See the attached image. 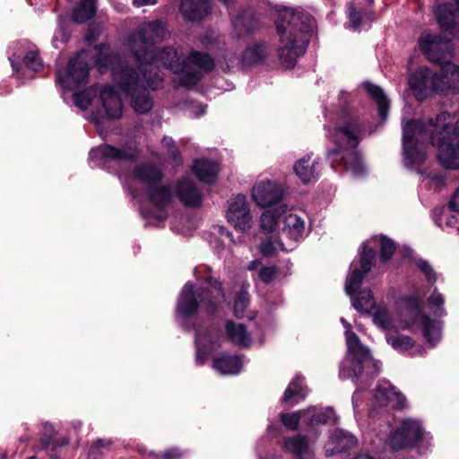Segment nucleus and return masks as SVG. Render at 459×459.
Listing matches in <instances>:
<instances>
[{"mask_svg": "<svg viewBox=\"0 0 459 459\" xmlns=\"http://www.w3.org/2000/svg\"><path fill=\"white\" fill-rule=\"evenodd\" d=\"M310 414V411L303 410L292 413H283L281 415L282 424L289 429L295 430L298 428L299 420H303L307 424V416Z\"/></svg>", "mask_w": 459, "mask_h": 459, "instance_id": "nucleus-38", "label": "nucleus"}, {"mask_svg": "<svg viewBox=\"0 0 459 459\" xmlns=\"http://www.w3.org/2000/svg\"><path fill=\"white\" fill-rule=\"evenodd\" d=\"M141 213L143 214V216L144 217H151L152 216V214H149V213H144V212L143 210H141Z\"/></svg>", "mask_w": 459, "mask_h": 459, "instance_id": "nucleus-62", "label": "nucleus"}, {"mask_svg": "<svg viewBox=\"0 0 459 459\" xmlns=\"http://www.w3.org/2000/svg\"><path fill=\"white\" fill-rule=\"evenodd\" d=\"M380 243V258L382 261L391 259L394 252L395 251L394 242L385 237H381L377 239Z\"/></svg>", "mask_w": 459, "mask_h": 459, "instance_id": "nucleus-42", "label": "nucleus"}, {"mask_svg": "<svg viewBox=\"0 0 459 459\" xmlns=\"http://www.w3.org/2000/svg\"><path fill=\"white\" fill-rule=\"evenodd\" d=\"M347 10L351 26L353 30H358L361 21L359 13L356 10L352 3L348 4Z\"/></svg>", "mask_w": 459, "mask_h": 459, "instance_id": "nucleus-46", "label": "nucleus"}, {"mask_svg": "<svg viewBox=\"0 0 459 459\" xmlns=\"http://www.w3.org/2000/svg\"><path fill=\"white\" fill-rule=\"evenodd\" d=\"M205 112L204 107H200V113H198L196 116L202 115Z\"/></svg>", "mask_w": 459, "mask_h": 459, "instance_id": "nucleus-61", "label": "nucleus"}, {"mask_svg": "<svg viewBox=\"0 0 459 459\" xmlns=\"http://www.w3.org/2000/svg\"><path fill=\"white\" fill-rule=\"evenodd\" d=\"M56 434L54 427L49 423H43L40 434L41 449L54 450L57 446L68 444V439L64 438L62 441L56 440L54 436Z\"/></svg>", "mask_w": 459, "mask_h": 459, "instance_id": "nucleus-36", "label": "nucleus"}, {"mask_svg": "<svg viewBox=\"0 0 459 459\" xmlns=\"http://www.w3.org/2000/svg\"><path fill=\"white\" fill-rule=\"evenodd\" d=\"M375 403L379 407H388L393 410L405 406L406 398L398 392L389 381H381L374 393Z\"/></svg>", "mask_w": 459, "mask_h": 459, "instance_id": "nucleus-18", "label": "nucleus"}, {"mask_svg": "<svg viewBox=\"0 0 459 459\" xmlns=\"http://www.w3.org/2000/svg\"><path fill=\"white\" fill-rule=\"evenodd\" d=\"M257 264H259V261L253 260L247 264V269L249 271L255 270V268L257 266Z\"/></svg>", "mask_w": 459, "mask_h": 459, "instance_id": "nucleus-56", "label": "nucleus"}, {"mask_svg": "<svg viewBox=\"0 0 459 459\" xmlns=\"http://www.w3.org/2000/svg\"><path fill=\"white\" fill-rule=\"evenodd\" d=\"M419 47L429 61L441 66V73H437V84L442 88L438 89V93L458 94L459 65L446 61L451 56L447 42H443L437 36L426 34L420 37Z\"/></svg>", "mask_w": 459, "mask_h": 459, "instance_id": "nucleus-8", "label": "nucleus"}, {"mask_svg": "<svg viewBox=\"0 0 459 459\" xmlns=\"http://www.w3.org/2000/svg\"><path fill=\"white\" fill-rule=\"evenodd\" d=\"M447 112L437 116L435 123L408 121L403 124V163L409 169L418 168L426 160V142L430 139L437 146V159L448 169H459V117Z\"/></svg>", "mask_w": 459, "mask_h": 459, "instance_id": "nucleus-2", "label": "nucleus"}, {"mask_svg": "<svg viewBox=\"0 0 459 459\" xmlns=\"http://www.w3.org/2000/svg\"><path fill=\"white\" fill-rule=\"evenodd\" d=\"M192 170L201 181L212 184L216 180L219 164L210 160H196L192 167Z\"/></svg>", "mask_w": 459, "mask_h": 459, "instance_id": "nucleus-27", "label": "nucleus"}, {"mask_svg": "<svg viewBox=\"0 0 459 459\" xmlns=\"http://www.w3.org/2000/svg\"><path fill=\"white\" fill-rule=\"evenodd\" d=\"M282 243L277 239L272 238H266L260 245V251L264 256H272L278 250H284Z\"/></svg>", "mask_w": 459, "mask_h": 459, "instance_id": "nucleus-41", "label": "nucleus"}, {"mask_svg": "<svg viewBox=\"0 0 459 459\" xmlns=\"http://www.w3.org/2000/svg\"><path fill=\"white\" fill-rule=\"evenodd\" d=\"M358 401H359V391L355 392L352 396V403H353L354 408L358 407Z\"/></svg>", "mask_w": 459, "mask_h": 459, "instance_id": "nucleus-58", "label": "nucleus"}, {"mask_svg": "<svg viewBox=\"0 0 459 459\" xmlns=\"http://www.w3.org/2000/svg\"><path fill=\"white\" fill-rule=\"evenodd\" d=\"M225 301L221 283L214 278L207 280V288L193 290V284L186 282L181 290L176 310V316L180 324L184 319L195 315L199 308L212 314L216 307Z\"/></svg>", "mask_w": 459, "mask_h": 459, "instance_id": "nucleus-7", "label": "nucleus"}, {"mask_svg": "<svg viewBox=\"0 0 459 459\" xmlns=\"http://www.w3.org/2000/svg\"><path fill=\"white\" fill-rule=\"evenodd\" d=\"M283 190L275 182L266 180L255 184L252 189V197L261 207L272 206L281 200Z\"/></svg>", "mask_w": 459, "mask_h": 459, "instance_id": "nucleus-17", "label": "nucleus"}, {"mask_svg": "<svg viewBox=\"0 0 459 459\" xmlns=\"http://www.w3.org/2000/svg\"><path fill=\"white\" fill-rule=\"evenodd\" d=\"M360 136V124L358 117L353 116L340 117L333 132H330L329 134V137L339 147V149L329 152V155H342L345 169L357 178L365 172L361 158L356 150Z\"/></svg>", "mask_w": 459, "mask_h": 459, "instance_id": "nucleus-6", "label": "nucleus"}, {"mask_svg": "<svg viewBox=\"0 0 459 459\" xmlns=\"http://www.w3.org/2000/svg\"><path fill=\"white\" fill-rule=\"evenodd\" d=\"M405 328L414 331L420 329L426 341L435 346L441 340V325L424 314L416 300L407 302L404 314Z\"/></svg>", "mask_w": 459, "mask_h": 459, "instance_id": "nucleus-11", "label": "nucleus"}, {"mask_svg": "<svg viewBox=\"0 0 459 459\" xmlns=\"http://www.w3.org/2000/svg\"><path fill=\"white\" fill-rule=\"evenodd\" d=\"M253 18V13L250 11H245L234 21L235 27H243L247 30H250L254 28V24L252 22Z\"/></svg>", "mask_w": 459, "mask_h": 459, "instance_id": "nucleus-44", "label": "nucleus"}, {"mask_svg": "<svg viewBox=\"0 0 459 459\" xmlns=\"http://www.w3.org/2000/svg\"><path fill=\"white\" fill-rule=\"evenodd\" d=\"M356 443V437L350 432L335 429L331 432L329 439L325 445V454L326 456H331L353 447Z\"/></svg>", "mask_w": 459, "mask_h": 459, "instance_id": "nucleus-21", "label": "nucleus"}, {"mask_svg": "<svg viewBox=\"0 0 459 459\" xmlns=\"http://www.w3.org/2000/svg\"><path fill=\"white\" fill-rule=\"evenodd\" d=\"M282 231L289 238L299 241L304 237L305 221L300 216L289 213L284 217Z\"/></svg>", "mask_w": 459, "mask_h": 459, "instance_id": "nucleus-30", "label": "nucleus"}, {"mask_svg": "<svg viewBox=\"0 0 459 459\" xmlns=\"http://www.w3.org/2000/svg\"><path fill=\"white\" fill-rule=\"evenodd\" d=\"M418 267L425 274L427 281H435L436 275L431 265L425 260L420 259L417 262Z\"/></svg>", "mask_w": 459, "mask_h": 459, "instance_id": "nucleus-48", "label": "nucleus"}, {"mask_svg": "<svg viewBox=\"0 0 459 459\" xmlns=\"http://www.w3.org/2000/svg\"><path fill=\"white\" fill-rule=\"evenodd\" d=\"M223 4L230 9L231 4H233L234 0H220Z\"/></svg>", "mask_w": 459, "mask_h": 459, "instance_id": "nucleus-59", "label": "nucleus"}, {"mask_svg": "<svg viewBox=\"0 0 459 459\" xmlns=\"http://www.w3.org/2000/svg\"><path fill=\"white\" fill-rule=\"evenodd\" d=\"M20 58V55H18L17 56H15V54L9 56V60L11 62V65L13 67V70L14 72H18L19 71V66L16 63V60H18Z\"/></svg>", "mask_w": 459, "mask_h": 459, "instance_id": "nucleus-53", "label": "nucleus"}, {"mask_svg": "<svg viewBox=\"0 0 459 459\" xmlns=\"http://www.w3.org/2000/svg\"><path fill=\"white\" fill-rule=\"evenodd\" d=\"M385 339L388 344L401 352H409L411 356H418L423 353V347L420 344H416L409 336L403 334H386Z\"/></svg>", "mask_w": 459, "mask_h": 459, "instance_id": "nucleus-26", "label": "nucleus"}, {"mask_svg": "<svg viewBox=\"0 0 459 459\" xmlns=\"http://www.w3.org/2000/svg\"><path fill=\"white\" fill-rule=\"evenodd\" d=\"M111 444L110 440L106 439H98L96 440L90 447L89 456L92 459H97L99 455V449L102 447H107Z\"/></svg>", "mask_w": 459, "mask_h": 459, "instance_id": "nucleus-49", "label": "nucleus"}, {"mask_svg": "<svg viewBox=\"0 0 459 459\" xmlns=\"http://www.w3.org/2000/svg\"><path fill=\"white\" fill-rule=\"evenodd\" d=\"M341 323L345 328L347 355L340 366L339 377L342 379L351 378L357 385L359 380L364 381L378 373V362L374 360L369 350L362 345L359 337L351 331V324L344 318Z\"/></svg>", "mask_w": 459, "mask_h": 459, "instance_id": "nucleus-5", "label": "nucleus"}, {"mask_svg": "<svg viewBox=\"0 0 459 459\" xmlns=\"http://www.w3.org/2000/svg\"><path fill=\"white\" fill-rule=\"evenodd\" d=\"M303 377L297 375L284 392L281 402L288 406H293L302 401L307 394Z\"/></svg>", "mask_w": 459, "mask_h": 459, "instance_id": "nucleus-28", "label": "nucleus"}, {"mask_svg": "<svg viewBox=\"0 0 459 459\" xmlns=\"http://www.w3.org/2000/svg\"><path fill=\"white\" fill-rule=\"evenodd\" d=\"M311 156L306 155L299 160L294 165L296 175L304 183H309L316 178L318 172V162L314 160L310 163Z\"/></svg>", "mask_w": 459, "mask_h": 459, "instance_id": "nucleus-31", "label": "nucleus"}, {"mask_svg": "<svg viewBox=\"0 0 459 459\" xmlns=\"http://www.w3.org/2000/svg\"><path fill=\"white\" fill-rule=\"evenodd\" d=\"M138 148L134 143H129L118 148L109 144H103L93 148L89 153L92 166L103 167L108 161L118 164L131 162L137 159Z\"/></svg>", "mask_w": 459, "mask_h": 459, "instance_id": "nucleus-12", "label": "nucleus"}, {"mask_svg": "<svg viewBox=\"0 0 459 459\" xmlns=\"http://www.w3.org/2000/svg\"><path fill=\"white\" fill-rule=\"evenodd\" d=\"M169 32L165 24L160 21L143 22L137 30L127 38V46L134 52L137 70L129 66L117 54H109V48L104 44L95 48L98 57L96 65L100 73L110 69L114 81L119 88L131 98V105L135 112L145 114L152 108L148 88L156 90L162 85L163 75L158 63L177 74L179 85L192 87L202 77L204 72H210L214 67L213 59L205 53L191 51L187 59L179 62L176 49L164 48L156 53V45L162 42Z\"/></svg>", "mask_w": 459, "mask_h": 459, "instance_id": "nucleus-1", "label": "nucleus"}, {"mask_svg": "<svg viewBox=\"0 0 459 459\" xmlns=\"http://www.w3.org/2000/svg\"><path fill=\"white\" fill-rule=\"evenodd\" d=\"M364 87L377 105L380 117L383 120H385L389 109V100L387 99L386 95L380 87L373 83L366 82Z\"/></svg>", "mask_w": 459, "mask_h": 459, "instance_id": "nucleus-33", "label": "nucleus"}, {"mask_svg": "<svg viewBox=\"0 0 459 459\" xmlns=\"http://www.w3.org/2000/svg\"><path fill=\"white\" fill-rule=\"evenodd\" d=\"M408 84L413 95L419 101H422L433 93H438L442 89L437 84V73L427 66H420L411 73L408 78Z\"/></svg>", "mask_w": 459, "mask_h": 459, "instance_id": "nucleus-15", "label": "nucleus"}, {"mask_svg": "<svg viewBox=\"0 0 459 459\" xmlns=\"http://www.w3.org/2000/svg\"><path fill=\"white\" fill-rule=\"evenodd\" d=\"M95 13V0H81L79 5L73 12L72 20L77 23H83L91 19Z\"/></svg>", "mask_w": 459, "mask_h": 459, "instance_id": "nucleus-37", "label": "nucleus"}, {"mask_svg": "<svg viewBox=\"0 0 459 459\" xmlns=\"http://www.w3.org/2000/svg\"><path fill=\"white\" fill-rule=\"evenodd\" d=\"M158 0H133V4L136 7H143L144 5H154Z\"/></svg>", "mask_w": 459, "mask_h": 459, "instance_id": "nucleus-52", "label": "nucleus"}, {"mask_svg": "<svg viewBox=\"0 0 459 459\" xmlns=\"http://www.w3.org/2000/svg\"><path fill=\"white\" fill-rule=\"evenodd\" d=\"M431 437L426 433L421 423L415 419L403 420L399 426L393 430L388 438V444L393 451L427 448Z\"/></svg>", "mask_w": 459, "mask_h": 459, "instance_id": "nucleus-10", "label": "nucleus"}, {"mask_svg": "<svg viewBox=\"0 0 459 459\" xmlns=\"http://www.w3.org/2000/svg\"><path fill=\"white\" fill-rule=\"evenodd\" d=\"M223 340L224 337L214 330H207L205 333H202L200 330H196V362L199 365L204 364L207 356L214 351L217 348L221 347Z\"/></svg>", "mask_w": 459, "mask_h": 459, "instance_id": "nucleus-19", "label": "nucleus"}, {"mask_svg": "<svg viewBox=\"0 0 459 459\" xmlns=\"http://www.w3.org/2000/svg\"><path fill=\"white\" fill-rule=\"evenodd\" d=\"M27 459H39L37 456H30V457H28Z\"/></svg>", "mask_w": 459, "mask_h": 459, "instance_id": "nucleus-64", "label": "nucleus"}, {"mask_svg": "<svg viewBox=\"0 0 459 459\" xmlns=\"http://www.w3.org/2000/svg\"><path fill=\"white\" fill-rule=\"evenodd\" d=\"M161 170L152 164H141L134 168L127 177L126 184L134 198L140 196L137 191L140 186L147 194L150 202L160 209L170 204L172 194L168 187L160 184Z\"/></svg>", "mask_w": 459, "mask_h": 459, "instance_id": "nucleus-9", "label": "nucleus"}, {"mask_svg": "<svg viewBox=\"0 0 459 459\" xmlns=\"http://www.w3.org/2000/svg\"><path fill=\"white\" fill-rule=\"evenodd\" d=\"M444 302L443 295L435 290L429 299V305L431 309H433V313L436 316H443L446 314L443 307Z\"/></svg>", "mask_w": 459, "mask_h": 459, "instance_id": "nucleus-40", "label": "nucleus"}, {"mask_svg": "<svg viewBox=\"0 0 459 459\" xmlns=\"http://www.w3.org/2000/svg\"><path fill=\"white\" fill-rule=\"evenodd\" d=\"M86 52L82 51L69 60L64 69L56 71V82L65 91H72L87 82L89 66Z\"/></svg>", "mask_w": 459, "mask_h": 459, "instance_id": "nucleus-13", "label": "nucleus"}, {"mask_svg": "<svg viewBox=\"0 0 459 459\" xmlns=\"http://www.w3.org/2000/svg\"><path fill=\"white\" fill-rule=\"evenodd\" d=\"M307 411H310V414L307 416V425L313 426L336 422V414L331 408L318 411L316 407H309Z\"/></svg>", "mask_w": 459, "mask_h": 459, "instance_id": "nucleus-34", "label": "nucleus"}, {"mask_svg": "<svg viewBox=\"0 0 459 459\" xmlns=\"http://www.w3.org/2000/svg\"><path fill=\"white\" fill-rule=\"evenodd\" d=\"M183 454L180 453L178 449L172 448L165 452L161 459H180L182 457Z\"/></svg>", "mask_w": 459, "mask_h": 459, "instance_id": "nucleus-51", "label": "nucleus"}, {"mask_svg": "<svg viewBox=\"0 0 459 459\" xmlns=\"http://www.w3.org/2000/svg\"><path fill=\"white\" fill-rule=\"evenodd\" d=\"M285 449L294 455L296 459H313L314 452L303 436H296L284 441Z\"/></svg>", "mask_w": 459, "mask_h": 459, "instance_id": "nucleus-29", "label": "nucleus"}, {"mask_svg": "<svg viewBox=\"0 0 459 459\" xmlns=\"http://www.w3.org/2000/svg\"><path fill=\"white\" fill-rule=\"evenodd\" d=\"M243 365L241 357L223 355L213 360V368L223 375H237Z\"/></svg>", "mask_w": 459, "mask_h": 459, "instance_id": "nucleus-32", "label": "nucleus"}, {"mask_svg": "<svg viewBox=\"0 0 459 459\" xmlns=\"http://www.w3.org/2000/svg\"><path fill=\"white\" fill-rule=\"evenodd\" d=\"M457 8L451 4H439L436 15L441 29L452 37L459 34V0H454Z\"/></svg>", "mask_w": 459, "mask_h": 459, "instance_id": "nucleus-20", "label": "nucleus"}, {"mask_svg": "<svg viewBox=\"0 0 459 459\" xmlns=\"http://www.w3.org/2000/svg\"><path fill=\"white\" fill-rule=\"evenodd\" d=\"M249 294L246 287H242L234 302V314L237 317L242 318L249 305Z\"/></svg>", "mask_w": 459, "mask_h": 459, "instance_id": "nucleus-39", "label": "nucleus"}, {"mask_svg": "<svg viewBox=\"0 0 459 459\" xmlns=\"http://www.w3.org/2000/svg\"><path fill=\"white\" fill-rule=\"evenodd\" d=\"M359 261L354 260L351 264L350 273L345 282V291L351 297L352 306L357 311L368 314L375 308L372 315L373 323L382 330H391L394 328L393 319L385 307L379 306L376 307L371 290H366L357 292L364 275L372 268L376 251L365 243L359 252Z\"/></svg>", "mask_w": 459, "mask_h": 459, "instance_id": "nucleus-3", "label": "nucleus"}, {"mask_svg": "<svg viewBox=\"0 0 459 459\" xmlns=\"http://www.w3.org/2000/svg\"><path fill=\"white\" fill-rule=\"evenodd\" d=\"M219 233H220L221 237H222V238L225 237V238H229V240L230 242L233 241L231 233L229 230H227L225 228L220 227Z\"/></svg>", "mask_w": 459, "mask_h": 459, "instance_id": "nucleus-54", "label": "nucleus"}, {"mask_svg": "<svg viewBox=\"0 0 459 459\" xmlns=\"http://www.w3.org/2000/svg\"><path fill=\"white\" fill-rule=\"evenodd\" d=\"M275 23L280 37V61L286 68L293 67L298 57L306 52L312 30L310 19L301 12L283 8Z\"/></svg>", "mask_w": 459, "mask_h": 459, "instance_id": "nucleus-4", "label": "nucleus"}, {"mask_svg": "<svg viewBox=\"0 0 459 459\" xmlns=\"http://www.w3.org/2000/svg\"><path fill=\"white\" fill-rule=\"evenodd\" d=\"M225 338L236 346L247 348L250 346L251 336L242 324L227 321Z\"/></svg>", "mask_w": 459, "mask_h": 459, "instance_id": "nucleus-25", "label": "nucleus"}, {"mask_svg": "<svg viewBox=\"0 0 459 459\" xmlns=\"http://www.w3.org/2000/svg\"><path fill=\"white\" fill-rule=\"evenodd\" d=\"M227 219L237 230L244 231L250 228L251 215L245 195H238L230 201Z\"/></svg>", "mask_w": 459, "mask_h": 459, "instance_id": "nucleus-16", "label": "nucleus"}, {"mask_svg": "<svg viewBox=\"0 0 459 459\" xmlns=\"http://www.w3.org/2000/svg\"><path fill=\"white\" fill-rule=\"evenodd\" d=\"M25 65L32 71H39L43 65L37 51H29L24 56Z\"/></svg>", "mask_w": 459, "mask_h": 459, "instance_id": "nucleus-43", "label": "nucleus"}, {"mask_svg": "<svg viewBox=\"0 0 459 459\" xmlns=\"http://www.w3.org/2000/svg\"><path fill=\"white\" fill-rule=\"evenodd\" d=\"M100 108L93 112L91 121L100 129L104 125V119H117L121 117L123 105L120 97L109 85L103 86L100 91Z\"/></svg>", "mask_w": 459, "mask_h": 459, "instance_id": "nucleus-14", "label": "nucleus"}, {"mask_svg": "<svg viewBox=\"0 0 459 459\" xmlns=\"http://www.w3.org/2000/svg\"><path fill=\"white\" fill-rule=\"evenodd\" d=\"M74 102L80 109H86L91 103V99L89 91H82L74 94Z\"/></svg>", "mask_w": 459, "mask_h": 459, "instance_id": "nucleus-45", "label": "nucleus"}, {"mask_svg": "<svg viewBox=\"0 0 459 459\" xmlns=\"http://www.w3.org/2000/svg\"><path fill=\"white\" fill-rule=\"evenodd\" d=\"M161 143L164 147L168 149L169 152L171 155L176 156V154L178 153V149L174 145V141L171 137L164 136L161 140Z\"/></svg>", "mask_w": 459, "mask_h": 459, "instance_id": "nucleus-50", "label": "nucleus"}, {"mask_svg": "<svg viewBox=\"0 0 459 459\" xmlns=\"http://www.w3.org/2000/svg\"><path fill=\"white\" fill-rule=\"evenodd\" d=\"M266 459H279L276 455H270Z\"/></svg>", "mask_w": 459, "mask_h": 459, "instance_id": "nucleus-63", "label": "nucleus"}, {"mask_svg": "<svg viewBox=\"0 0 459 459\" xmlns=\"http://www.w3.org/2000/svg\"><path fill=\"white\" fill-rule=\"evenodd\" d=\"M180 11L186 20L197 21L210 13L208 0H181Z\"/></svg>", "mask_w": 459, "mask_h": 459, "instance_id": "nucleus-24", "label": "nucleus"}, {"mask_svg": "<svg viewBox=\"0 0 459 459\" xmlns=\"http://www.w3.org/2000/svg\"><path fill=\"white\" fill-rule=\"evenodd\" d=\"M429 178H431L432 180H437V181H443V178L441 177H437V176H433V177H429Z\"/></svg>", "mask_w": 459, "mask_h": 459, "instance_id": "nucleus-60", "label": "nucleus"}, {"mask_svg": "<svg viewBox=\"0 0 459 459\" xmlns=\"http://www.w3.org/2000/svg\"><path fill=\"white\" fill-rule=\"evenodd\" d=\"M175 194L186 206L197 207L202 204V195L189 178H182L177 183Z\"/></svg>", "mask_w": 459, "mask_h": 459, "instance_id": "nucleus-22", "label": "nucleus"}, {"mask_svg": "<svg viewBox=\"0 0 459 459\" xmlns=\"http://www.w3.org/2000/svg\"><path fill=\"white\" fill-rule=\"evenodd\" d=\"M265 55V46L263 43H254L244 50L241 59L230 57L227 60V65L228 67H234L238 65H253L261 62Z\"/></svg>", "mask_w": 459, "mask_h": 459, "instance_id": "nucleus-23", "label": "nucleus"}, {"mask_svg": "<svg viewBox=\"0 0 459 459\" xmlns=\"http://www.w3.org/2000/svg\"><path fill=\"white\" fill-rule=\"evenodd\" d=\"M276 273L277 268L275 266H265L259 271V278L263 282L268 284L274 280Z\"/></svg>", "mask_w": 459, "mask_h": 459, "instance_id": "nucleus-47", "label": "nucleus"}, {"mask_svg": "<svg viewBox=\"0 0 459 459\" xmlns=\"http://www.w3.org/2000/svg\"><path fill=\"white\" fill-rule=\"evenodd\" d=\"M287 206L280 204L275 210L265 211L260 219V224L263 230L267 232L273 231L278 224L280 215L286 212Z\"/></svg>", "mask_w": 459, "mask_h": 459, "instance_id": "nucleus-35", "label": "nucleus"}, {"mask_svg": "<svg viewBox=\"0 0 459 459\" xmlns=\"http://www.w3.org/2000/svg\"><path fill=\"white\" fill-rule=\"evenodd\" d=\"M153 216L157 218L158 221H163L167 217V214L163 211H159L158 213Z\"/></svg>", "mask_w": 459, "mask_h": 459, "instance_id": "nucleus-57", "label": "nucleus"}, {"mask_svg": "<svg viewBox=\"0 0 459 459\" xmlns=\"http://www.w3.org/2000/svg\"><path fill=\"white\" fill-rule=\"evenodd\" d=\"M447 221L446 223L450 226L452 225H455L458 221H459V218L454 216V215H451L450 217L446 218Z\"/></svg>", "mask_w": 459, "mask_h": 459, "instance_id": "nucleus-55", "label": "nucleus"}]
</instances>
